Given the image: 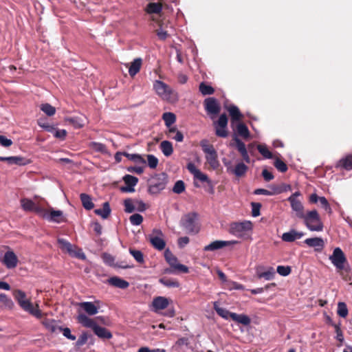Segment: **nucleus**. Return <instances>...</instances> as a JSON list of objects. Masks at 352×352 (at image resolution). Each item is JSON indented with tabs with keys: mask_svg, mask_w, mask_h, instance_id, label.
Here are the masks:
<instances>
[{
	"mask_svg": "<svg viewBox=\"0 0 352 352\" xmlns=\"http://www.w3.org/2000/svg\"><path fill=\"white\" fill-rule=\"evenodd\" d=\"M13 296L23 311L34 316L36 318H41L42 317V313L38 308V304L36 303L34 307L30 299L27 298L26 294L21 289L14 290L13 292Z\"/></svg>",
	"mask_w": 352,
	"mask_h": 352,
	"instance_id": "1",
	"label": "nucleus"
},
{
	"mask_svg": "<svg viewBox=\"0 0 352 352\" xmlns=\"http://www.w3.org/2000/svg\"><path fill=\"white\" fill-rule=\"evenodd\" d=\"M299 219H302L307 229L312 232L323 230V223L317 210H313L304 213Z\"/></svg>",
	"mask_w": 352,
	"mask_h": 352,
	"instance_id": "2",
	"label": "nucleus"
},
{
	"mask_svg": "<svg viewBox=\"0 0 352 352\" xmlns=\"http://www.w3.org/2000/svg\"><path fill=\"white\" fill-rule=\"evenodd\" d=\"M153 89L157 95L162 100L175 102L178 100L177 93L163 81L156 80L153 82Z\"/></svg>",
	"mask_w": 352,
	"mask_h": 352,
	"instance_id": "3",
	"label": "nucleus"
},
{
	"mask_svg": "<svg viewBox=\"0 0 352 352\" xmlns=\"http://www.w3.org/2000/svg\"><path fill=\"white\" fill-rule=\"evenodd\" d=\"M180 226L188 234H195L199 232L200 227L198 223V215L196 212L184 214L180 220Z\"/></svg>",
	"mask_w": 352,
	"mask_h": 352,
	"instance_id": "4",
	"label": "nucleus"
},
{
	"mask_svg": "<svg viewBox=\"0 0 352 352\" xmlns=\"http://www.w3.org/2000/svg\"><path fill=\"white\" fill-rule=\"evenodd\" d=\"M252 223L250 221L235 222L230 225V232L237 237H243L246 234L252 230Z\"/></svg>",
	"mask_w": 352,
	"mask_h": 352,
	"instance_id": "5",
	"label": "nucleus"
},
{
	"mask_svg": "<svg viewBox=\"0 0 352 352\" xmlns=\"http://www.w3.org/2000/svg\"><path fill=\"white\" fill-rule=\"evenodd\" d=\"M58 243L61 250L67 252L70 256L82 260H85L86 258V256L81 249L77 248L76 245H72L67 240L64 239H58Z\"/></svg>",
	"mask_w": 352,
	"mask_h": 352,
	"instance_id": "6",
	"label": "nucleus"
},
{
	"mask_svg": "<svg viewBox=\"0 0 352 352\" xmlns=\"http://www.w3.org/2000/svg\"><path fill=\"white\" fill-rule=\"evenodd\" d=\"M223 162L227 168V171L237 177L244 175L248 170L247 166L243 162H231L228 161L226 158H223Z\"/></svg>",
	"mask_w": 352,
	"mask_h": 352,
	"instance_id": "7",
	"label": "nucleus"
},
{
	"mask_svg": "<svg viewBox=\"0 0 352 352\" xmlns=\"http://www.w3.org/2000/svg\"><path fill=\"white\" fill-rule=\"evenodd\" d=\"M204 107L207 114L210 118H214L221 111V106L218 100L213 97H209L204 100Z\"/></svg>",
	"mask_w": 352,
	"mask_h": 352,
	"instance_id": "8",
	"label": "nucleus"
},
{
	"mask_svg": "<svg viewBox=\"0 0 352 352\" xmlns=\"http://www.w3.org/2000/svg\"><path fill=\"white\" fill-rule=\"evenodd\" d=\"M166 261L171 266L173 270H167L168 273H174V270H177L183 273H188V268L182 264L178 263L177 258L168 250H166L164 252Z\"/></svg>",
	"mask_w": 352,
	"mask_h": 352,
	"instance_id": "9",
	"label": "nucleus"
},
{
	"mask_svg": "<svg viewBox=\"0 0 352 352\" xmlns=\"http://www.w3.org/2000/svg\"><path fill=\"white\" fill-rule=\"evenodd\" d=\"M329 260L338 271L343 270L346 263L345 255L340 248L333 250V254L329 256Z\"/></svg>",
	"mask_w": 352,
	"mask_h": 352,
	"instance_id": "10",
	"label": "nucleus"
},
{
	"mask_svg": "<svg viewBox=\"0 0 352 352\" xmlns=\"http://www.w3.org/2000/svg\"><path fill=\"white\" fill-rule=\"evenodd\" d=\"M149 241L152 245L158 250H162L166 245L164 236L162 232L159 229L153 230L151 234L148 236Z\"/></svg>",
	"mask_w": 352,
	"mask_h": 352,
	"instance_id": "11",
	"label": "nucleus"
},
{
	"mask_svg": "<svg viewBox=\"0 0 352 352\" xmlns=\"http://www.w3.org/2000/svg\"><path fill=\"white\" fill-rule=\"evenodd\" d=\"M124 210L127 213H131L135 210L144 212L147 207L144 202L140 199H127L124 201Z\"/></svg>",
	"mask_w": 352,
	"mask_h": 352,
	"instance_id": "12",
	"label": "nucleus"
},
{
	"mask_svg": "<svg viewBox=\"0 0 352 352\" xmlns=\"http://www.w3.org/2000/svg\"><path fill=\"white\" fill-rule=\"evenodd\" d=\"M39 216L53 222L60 223L63 221V212L55 210L53 208L49 210L43 208V210H39Z\"/></svg>",
	"mask_w": 352,
	"mask_h": 352,
	"instance_id": "13",
	"label": "nucleus"
},
{
	"mask_svg": "<svg viewBox=\"0 0 352 352\" xmlns=\"http://www.w3.org/2000/svg\"><path fill=\"white\" fill-rule=\"evenodd\" d=\"M228 117L225 113L221 114L218 120L214 122L215 133L218 137L226 138L228 136L227 125Z\"/></svg>",
	"mask_w": 352,
	"mask_h": 352,
	"instance_id": "14",
	"label": "nucleus"
},
{
	"mask_svg": "<svg viewBox=\"0 0 352 352\" xmlns=\"http://www.w3.org/2000/svg\"><path fill=\"white\" fill-rule=\"evenodd\" d=\"M99 301L95 302H81L78 303L79 307V312L82 310L89 316H94L98 313Z\"/></svg>",
	"mask_w": 352,
	"mask_h": 352,
	"instance_id": "15",
	"label": "nucleus"
},
{
	"mask_svg": "<svg viewBox=\"0 0 352 352\" xmlns=\"http://www.w3.org/2000/svg\"><path fill=\"white\" fill-rule=\"evenodd\" d=\"M0 161L6 163L9 166H23L31 162L30 159L22 155L0 157Z\"/></svg>",
	"mask_w": 352,
	"mask_h": 352,
	"instance_id": "16",
	"label": "nucleus"
},
{
	"mask_svg": "<svg viewBox=\"0 0 352 352\" xmlns=\"http://www.w3.org/2000/svg\"><path fill=\"white\" fill-rule=\"evenodd\" d=\"M3 263L8 269H13L17 266L18 258L12 250L7 251L3 258Z\"/></svg>",
	"mask_w": 352,
	"mask_h": 352,
	"instance_id": "17",
	"label": "nucleus"
},
{
	"mask_svg": "<svg viewBox=\"0 0 352 352\" xmlns=\"http://www.w3.org/2000/svg\"><path fill=\"white\" fill-rule=\"evenodd\" d=\"M21 206L23 210L26 212H34L39 216V210H43V208L37 206L32 200L23 198L21 199Z\"/></svg>",
	"mask_w": 352,
	"mask_h": 352,
	"instance_id": "18",
	"label": "nucleus"
},
{
	"mask_svg": "<svg viewBox=\"0 0 352 352\" xmlns=\"http://www.w3.org/2000/svg\"><path fill=\"white\" fill-rule=\"evenodd\" d=\"M236 241H214L204 247L205 251H214L224 247L236 244Z\"/></svg>",
	"mask_w": 352,
	"mask_h": 352,
	"instance_id": "19",
	"label": "nucleus"
},
{
	"mask_svg": "<svg viewBox=\"0 0 352 352\" xmlns=\"http://www.w3.org/2000/svg\"><path fill=\"white\" fill-rule=\"evenodd\" d=\"M225 109L228 111L232 124L241 120L243 118L238 107L233 104L225 105Z\"/></svg>",
	"mask_w": 352,
	"mask_h": 352,
	"instance_id": "20",
	"label": "nucleus"
},
{
	"mask_svg": "<svg viewBox=\"0 0 352 352\" xmlns=\"http://www.w3.org/2000/svg\"><path fill=\"white\" fill-rule=\"evenodd\" d=\"M169 299L164 296H157L153 300L152 306L155 312L166 309L169 305Z\"/></svg>",
	"mask_w": 352,
	"mask_h": 352,
	"instance_id": "21",
	"label": "nucleus"
},
{
	"mask_svg": "<svg viewBox=\"0 0 352 352\" xmlns=\"http://www.w3.org/2000/svg\"><path fill=\"white\" fill-rule=\"evenodd\" d=\"M287 201L290 203L292 210L295 212L296 216L300 218L305 213L301 199L287 198Z\"/></svg>",
	"mask_w": 352,
	"mask_h": 352,
	"instance_id": "22",
	"label": "nucleus"
},
{
	"mask_svg": "<svg viewBox=\"0 0 352 352\" xmlns=\"http://www.w3.org/2000/svg\"><path fill=\"white\" fill-rule=\"evenodd\" d=\"M76 318L78 322L83 327L91 328L92 330H94L95 327L97 325V323L94 321V320L89 318L85 314L79 313Z\"/></svg>",
	"mask_w": 352,
	"mask_h": 352,
	"instance_id": "23",
	"label": "nucleus"
},
{
	"mask_svg": "<svg viewBox=\"0 0 352 352\" xmlns=\"http://www.w3.org/2000/svg\"><path fill=\"white\" fill-rule=\"evenodd\" d=\"M304 236L302 232H298L296 230H290L287 232H284L281 236V239L285 242H293L296 239H300Z\"/></svg>",
	"mask_w": 352,
	"mask_h": 352,
	"instance_id": "24",
	"label": "nucleus"
},
{
	"mask_svg": "<svg viewBox=\"0 0 352 352\" xmlns=\"http://www.w3.org/2000/svg\"><path fill=\"white\" fill-rule=\"evenodd\" d=\"M305 243L308 246L314 248L315 250L319 251V252L321 251L324 246V240L320 237L306 239L305 240Z\"/></svg>",
	"mask_w": 352,
	"mask_h": 352,
	"instance_id": "25",
	"label": "nucleus"
},
{
	"mask_svg": "<svg viewBox=\"0 0 352 352\" xmlns=\"http://www.w3.org/2000/svg\"><path fill=\"white\" fill-rule=\"evenodd\" d=\"M142 64V60L140 58H137L130 64H126V67H129V74L130 76H135L140 70Z\"/></svg>",
	"mask_w": 352,
	"mask_h": 352,
	"instance_id": "26",
	"label": "nucleus"
},
{
	"mask_svg": "<svg viewBox=\"0 0 352 352\" xmlns=\"http://www.w3.org/2000/svg\"><path fill=\"white\" fill-rule=\"evenodd\" d=\"M123 180L128 187H122V190L123 192H133V187L137 184L138 179L134 176L126 175L123 177Z\"/></svg>",
	"mask_w": 352,
	"mask_h": 352,
	"instance_id": "27",
	"label": "nucleus"
},
{
	"mask_svg": "<svg viewBox=\"0 0 352 352\" xmlns=\"http://www.w3.org/2000/svg\"><path fill=\"white\" fill-rule=\"evenodd\" d=\"M107 282L109 285L120 289H126L129 286V282L118 276L111 277Z\"/></svg>",
	"mask_w": 352,
	"mask_h": 352,
	"instance_id": "28",
	"label": "nucleus"
},
{
	"mask_svg": "<svg viewBox=\"0 0 352 352\" xmlns=\"http://www.w3.org/2000/svg\"><path fill=\"white\" fill-rule=\"evenodd\" d=\"M261 267H258L256 268V274L259 278H264L266 280H270L274 278L275 275L274 269L272 267H270L266 269L265 272H261Z\"/></svg>",
	"mask_w": 352,
	"mask_h": 352,
	"instance_id": "29",
	"label": "nucleus"
},
{
	"mask_svg": "<svg viewBox=\"0 0 352 352\" xmlns=\"http://www.w3.org/2000/svg\"><path fill=\"white\" fill-rule=\"evenodd\" d=\"M213 308L217 314L222 318L225 320L232 319V314H233V313L229 311L226 308L219 307L218 302L215 301L213 302Z\"/></svg>",
	"mask_w": 352,
	"mask_h": 352,
	"instance_id": "30",
	"label": "nucleus"
},
{
	"mask_svg": "<svg viewBox=\"0 0 352 352\" xmlns=\"http://www.w3.org/2000/svg\"><path fill=\"white\" fill-rule=\"evenodd\" d=\"M43 324L52 333H58L61 331V327L58 326L54 320L46 319L43 322Z\"/></svg>",
	"mask_w": 352,
	"mask_h": 352,
	"instance_id": "31",
	"label": "nucleus"
},
{
	"mask_svg": "<svg viewBox=\"0 0 352 352\" xmlns=\"http://www.w3.org/2000/svg\"><path fill=\"white\" fill-rule=\"evenodd\" d=\"M93 331L100 338L111 339L112 338V334L109 330L104 327H100L98 324L95 327Z\"/></svg>",
	"mask_w": 352,
	"mask_h": 352,
	"instance_id": "32",
	"label": "nucleus"
},
{
	"mask_svg": "<svg viewBox=\"0 0 352 352\" xmlns=\"http://www.w3.org/2000/svg\"><path fill=\"white\" fill-rule=\"evenodd\" d=\"M232 320L245 326L249 325L251 322V319L245 314H237L236 313H233V314H232Z\"/></svg>",
	"mask_w": 352,
	"mask_h": 352,
	"instance_id": "33",
	"label": "nucleus"
},
{
	"mask_svg": "<svg viewBox=\"0 0 352 352\" xmlns=\"http://www.w3.org/2000/svg\"><path fill=\"white\" fill-rule=\"evenodd\" d=\"M236 136H241L244 139L250 138V131L244 123H239L236 126Z\"/></svg>",
	"mask_w": 352,
	"mask_h": 352,
	"instance_id": "34",
	"label": "nucleus"
},
{
	"mask_svg": "<svg viewBox=\"0 0 352 352\" xmlns=\"http://www.w3.org/2000/svg\"><path fill=\"white\" fill-rule=\"evenodd\" d=\"M80 197L82 204L86 210H89L94 208V204L92 202L91 197L89 195L85 193H82L80 194Z\"/></svg>",
	"mask_w": 352,
	"mask_h": 352,
	"instance_id": "35",
	"label": "nucleus"
},
{
	"mask_svg": "<svg viewBox=\"0 0 352 352\" xmlns=\"http://www.w3.org/2000/svg\"><path fill=\"white\" fill-rule=\"evenodd\" d=\"M162 10L161 3H149L146 6V12L148 14H160Z\"/></svg>",
	"mask_w": 352,
	"mask_h": 352,
	"instance_id": "36",
	"label": "nucleus"
},
{
	"mask_svg": "<svg viewBox=\"0 0 352 352\" xmlns=\"http://www.w3.org/2000/svg\"><path fill=\"white\" fill-rule=\"evenodd\" d=\"M111 212V208L108 202H104L102 208L95 210V213L100 216L102 219H107Z\"/></svg>",
	"mask_w": 352,
	"mask_h": 352,
	"instance_id": "37",
	"label": "nucleus"
},
{
	"mask_svg": "<svg viewBox=\"0 0 352 352\" xmlns=\"http://www.w3.org/2000/svg\"><path fill=\"white\" fill-rule=\"evenodd\" d=\"M271 189L274 195H278L285 192L291 191L292 186L289 184L283 183L278 186H272Z\"/></svg>",
	"mask_w": 352,
	"mask_h": 352,
	"instance_id": "38",
	"label": "nucleus"
},
{
	"mask_svg": "<svg viewBox=\"0 0 352 352\" xmlns=\"http://www.w3.org/2000/svg\"><path fill=\"white\" fill-rule=\"evenodd\" d=\"M193 177H194V184L197 187L199 186V184L197 183V181H199L201 183H204V182H207L208 184L211 183L210 180L208 179V177L206 174L201 172L200 170L197 172L193 175Z\"/></svg>",
	"mask_w": 352,
	"mask_h": 352,
	"instance_id": "39",
	"label": "nucleus"
},
{
	"mask_svg": "<svg viewBox=\"0 0 352 352\" xmlns=\"http://www.w3.org/2000/svg\"><path fill=\"white\" fill-rule=\"evenodd\" d=\"M0 302L3 303L2 308L11 310L14 307V303L12 300L8 298L5 294H0Z\"/></svg>",
	"mask_w": 352,
	"mask_h": 352,
	"instance_id": "40",
	"label": "nucleus"
},
{
	"mask_svg": "<svg viewBox=\"0 0 352 352\" xmlns=\"http://www.w3.org/2000/svg\"><path fill=\"white\" fill-rule=\"evenodd\" d=\"M162 119L167 127L171 126L176 122V116L171 112H166L162 115Z\"/></svg>",
	"mask_w": 352,
	"mask_h": 352,
	"instance_id": "41",
	"label": "nucleus"
},
{
	"mask_svg": "<svg viewBox=\"0 0 352 352\" xmlns=\"http://www.w3.org/2000/svg\"><path fill=\"white\" fill-rule=\"evenodd\" d=\"M338 166L344 168L346 170L352 169V155H346L338 163Z\"/></svg>",
	"mask_w": 352,
	"mask_h": 352,
	"instance_id": "42",
	"label": "nucleus"
},
{
	"mask_svg": "<svg viewBox=\"0 0 352 352\" xmlns=\"http://www.w3.org/2000/svg\"><path fill=\"white\" fill-rule=\"evenodd\" d=\"M199 90L204 96L212 95L214 93V89L204 82L199 84Z\"/></svg>",
	"mask_w": 352,
	"mask_h": 352,
	"instance_id": "43",
	"label": "nucleus"
},
{
	"mask_svg": "<svg viewBox=\"0 0 352 352\" xmlns=\"http://www.w3.org/2000/svg\"><path fill=\"white\" fill-rule=\"evenodd\" d=\"M159 282L167 287H179V283L173 278H162Z\"/></svg>",
	"mask_w": 352,
	"mask_h": 352,
	"instance_id": "44",
	"label": "nucleus"
},
{
	"mask_svg": "<svg viewBox=\"0 0 352 352\" xmlns=\"http://www.w3.org/2000/svg\"><path fill=\"white\" fill-rule=\"evenodd\" d=\"M232 140L240 154H248L245 144L236 135L233 137Z\"/></svg>",
	"mask_w": 352,
	"mask_h": 352,
	"instance_id": "45",
	"label": "nucleus"
},
{
	"mask_svg": "<svg viewBox=\"0 0 352 352\" xmlns=\"http://www.w3.org/2000/svg\"><path fill=\"white\" fill-rule=\"evenodd\" d=\"M348 309L346 305L344 302H339L338 303L337 314L340 317L345 318L348 315Z\"/></svg>",
	"mask_w": 352,
	"mask_h": 352,
	"instance_id": "46",
	"label": "nucleus"
},
{
	"mask_svg": "<svg viewBox=\"0 0 352 352\" xmlns=\"http://www.w3.org/2000/svg\"><path fill=\"white\" fill-rule=\"evenodd\" d=\"M40 109L48 116H52L55 114L56 109L49 103L42 104Z\"/></svg>",
	"mask_w": 352,
	"mask_h": 352,
	"instance_id": "47",
	"label": "nucleus"
},
{
	"mask_svg": "<svg viewBox=\"0 0 352 352\" xmlns=\"http://www.w3.org/2000/svg\"><path fill=\"white\" fill-rule=\"evenodd\" d=\"M160 148L164 154H172L173 145L169 141H162L160 144Z\"/></svg>",
	"mask_w": 352,
	"mask_h": 352,
	"instance_id": "48",
	"label": "nucleus"
},
{
	"mask_svg": "<svg viewBox=\"0 0 352 352\" xmlns=\"http://www.w3.org/2000/svg\"><path fill=\"white\" fill-rule=\"evenodd\" d=\"M165 188L164 182L155 183L153 181L149 186V191L151 193H157Z\"/></svg>",
	"mask_w": 352,
	"mask_h": 352,
	"instance_id": "49",
	"label": "nucleus"
},
{
	"mask_svg": "<svg viewBox=\"0 0 352 352\" xmlns=\"http://www.w3.org/2000/svg\"><path fill=\"white\" fill-rule=\"evenodd\" d=\"M67 121L76 129H80L84 126L83 121L78 117L69 118L67 119Z\"/></svg>",
	"mask_w": 352,
	"mask_h": 352,
	"instance_id": "50",
	"label": "nucleus"
},
{
	"mask_svg": "<svg viewBox=\"0 0 352 352\" xmlns=\"http://www.w3.org/2000/svg\"><path fill=\"white\" fill-rule=\"evenodd\" d=\"M274 166L281 173H285L287 170V164L280 159L276 158L274 162Z\"/></svg>",
	"mask_w": 352,
	"mask_h": 352,
	"instance_id": "51",
	"label": "nucleus"
},
{
	"mask_svg": "<svg viewBox=\"0 0 352 352\" xmlns=\"http://www.w3.org/2000/svg\"><path fill=\"white\" fill-rule=\"evenodd\" d=\"M129 252L137 262L140 263H144V255L141 251L129 249Z\"/></svg>",
	"mask_w": 352,
	"mask_h": 352,
	"instance_id": "52",
	"label": "nucleus"
},
{
	"mask_svg": "<svg viewBox=\"0 0 352 352\" xmlns=\"http://www.w3.org/2000/svg\"><path fill=\"white\" fill-rule=\"evenodd\" d=\"M217 157V155H206V161L213 169L217 168L219 166Z\"/></svg>",
	"mask_w": 352,
	"mask_h": 352,
	"instance_id": "53",
	"label": "nucleus"
},
{
	"mask_svg": "<svg viewBox=\"0 0 352 352\" xmlns=\"http://www.w3.org/2000/svg\"><path fill=\"white\" fill-rule=\"evenodd\" d=\"M129 221L133 226H139L143 221V217L140 214H133L129 217Z\"/></svg>",
	"mask_w": 352,
	"mask_h": 352,
	"instance_id": "54",
	"label": "nucleus"
},
{
	"mask_svg": "<svg viewBox=\"0 0 352 352\" xmlns=\"http://www.w3.org/2000/svg\"><path fill=\"white\" fill-rule=\"evenodd\" d=\"M228 289L241 290L243 289V286L236 282L228 280L224 285Z\"/></svg>",
	"mask_w": 352,
	"mask_h": 352,
	"instance_id": "55",
	"label": "nucleus"
},
{
	"mask_svg": "<svg viewBox=\"0 0 352 352\" xmlns=\"http://www.w3.org/2000/svg\"><path fill=\"white\" fill-rule=\"evenodd\" d=\"M185 190V185L183 181L179 180L175 184L173 190L175 193L180 194Z\"/></svg>",
	"mask_w": 352,
	"mask_h": 352,
	"instance_id": "56",
	"label": "nucleus"
},
{
	"mask_svg": "<svg viewBox=\"0 0 352 352\" xmlns=\"http://www.w3.org/2000/svg\"><path fill=\"white\" fill-rule=\"evenodd\" d=\"M201 146H202L204 152L206 154H216L213 146L210 144H208L207 141H206V140L202 141Z\"/></svg>",
	"mask_w": 352,
	"mask_h": 352,
	"instance_id": "57",
	"label": "nucleus"
},
{
	"mask_svg": "<svg viewBox=\"0 0 352 352\" xmlns=\"http://www.w3.org/2000/svg\"><path fill=\"white\" fill-rule=\"evenodd\" d=\"M277 272L283 276H287L291 273V268L289 266L278 265Z\"/></svg>",
	"mask_w": 352,
	"mask_h": 352,
	"instance_id": "58",
	"label": "nucleus"
},
{
	"mask_svg": "<svg viewBox=\"0 0 352 352\" xmlns=\"http://www.w3.org/2000/svg\"><path fill=\"white\" fill-rule=\"evenodd\" d=\"M88 340V335L87 333H82L80 337L78 338V340L76 341L75 345L76 347L80 348L82 345H84Z\"/></svg>",
	"mask_w": 352,
	"mask_h": 352,
	"instance_id": "59",
	"label": "nucleus"
},
{
	"mask_svg": "<svg viewBox=\"0 0 352 352\" xmlns=\"http://www.w3.org/2000/svg\"><path fill=\"white\" fill-rule=\"evenodd\" d=\"M319 201L322 206V207L329 214L332 212V210L330 207V205L327 201V199L324 197H320Z\"/></svg>",
	"mask_w": 352,
	"mask_h": 352,
	"instance_id": "60",
	"label": "nucleus"
},
{
	"mask_svg": "<svg viewBox=\"0 0 352 352\" xmlns=\"http://www.w3.org/2000/svg\"><path fill=\"white\" fill-rule=\"evenodd\" d=\"M155 32L159 39L162 41H165L169 36L168 32L162 28L161 25H160V28L156 30Z\"/></svg>",
	"mask_w": 352,
	"mask_h": 352,
	"instance_id": "61",
	"label": "nucleus"
},
{
	"mask_svg": "<svg viewBox=\"0 0 352 352\" xmlns=\"http://www.w3.org/2000/svg\"><path fill=\"white\" fill-rule=\"evenodd\" d=\"M252 206V214L253 217H256L260 215V209L261 207V204L252 202L251 204Z\"/></svg>",
	"mask_w": 352,
	"mask_h": 352,
	"instance_id": "62",
	"label": "nucleus"
},
{
	"mask_svg": "<svg viewBox=\"0 0 352 352\" xmlns=\"http://www.w3.org/2000/svg\"><path fill=\"white\" fill-rule=\"evenodd\" d=\"M102 260L104 263L107 264L108 265H113L114 264V258L111 254L107 253H104L102 256Z\"/></svg>",
	"mask_w": 352,
	"mask_h": 352,
	"instance_id": "63",
	"label": "nucleus"
},
{
	"mask_svg": "<svg viewBox=\"0 0 352 352\" xmlns=\"http://www.w3.org/2000/svg\"><path fill=\"white\" fill-rule=\"evenodd\" d=\"M148 165L151 168H155L158 164V160L154 155H147Z\"/></svg>",
	"mask_w": 352,
	"mask_h": 352,
	"instance_id": "64",
	"label": "nucleus"
}]
</instances>
